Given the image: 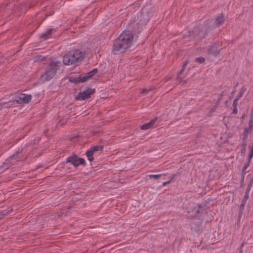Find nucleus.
<instances>
[{
	"label": "nucleus",
	"mask_w": 253,
	"mask_h": 253,
	"mask_svg": "<svg viewBox=\"0 0 253 253\" xmlns=\"http://www.w3.org/2000/svg\"><path fill=\"white\" fill-rule=\"evenodd\" d=\"M133 36L130 32H123L114 41L112 52L114 54L125 52L132 42Z\"/></svg>",
	"instance_id": "1"
},
{
	"label": "nucleus",
	"mask_w": 253,
	"mask_h": 253,
	"mask_svg": "<svg viewBox=\"0 0 253 253\" xmlns=\"http://www.w3.org/2000/svg\"><path fill=\"white\" fill-rule=\"evenodd\" d=\"M61 62L60 61L51 62L49 64L47 69L43 74L41 76L43 81H47L51 80L56 74Z\"/></svg>",
	"instance_id": "2"
},
{
	"label": "nucleus",
	"mask_w": 253,
	"mask_h": 253,
	"mask_svg": "<svg viewBox=\"0 0 253 253\" xmlns=\"http://www.w3.org/2000/svg\"><path fill=\"white\" fill-rule=\"evenodd\" d=\"M95 92L94 89L87 88L86 90L80 92L76 98L78 100H84L90 97L91 95Z\"/></svg>",
	"instance_id": "3"
},
{
	"label": "nucleus",
	"mask_w": 253,
	"mask_h": 253,
	"mask_svg": "<svg viewBox=\"0 0 253 253\" xmlns=\"http://www.w3.org/2000/svg\"><path fill=\"white\" fill-rule=\"evenodd\" d=\"M67 163H71L75 167H77L79 165H84L85 163L84 160L83 158H79L77 156H71L66 160Z\"/></svg>",
	"instance_id": "4"
},
{
	"label": "nucleus",
	"mask_w": 253,
	"mask_h": 253,
	"mask_svg": "<svg viewBox=\"0 0 253 253\" xmlns=\"http://www.w3.org/2000/svg\"><path fill=\"white\" fill-rule=\"evenodd\" d=\"M32 99L31 95L25 94L21 93L18 96H16L15 99L13 100L17 103H28L30 102Z\"/></svg>",
	"instance_id": "5"
},
{
	"label": "nucleus",
	"mask_w": 253,
	"mask_h": 253,
	"mask_svg": "<svg viewBox=\"0 0 253 253\" xmlns=\"http://www.w3.org/2000/svg\"><path fill=\"white\" fill-rule=\"evenodd\" d=\"M68 54L71 56L70 58H72L73 62L75 63L81 61L83 59V54L79 50H75L74 51H71L69 52Z\"/></svg>",
	"instance_id": "6"
},
{
	"label": "nucleus",
	"mask_w": 253,
	"mask_h": 253,
	"mask_svg": "<svg viewBox=\"0 0 253 253\" xmlns=\"http://www.w3.org/2000/svg\"><path fill=\"white\" fill-rule=\"evenodd\" d=\"M102 149V147L99 145H96L92 147L90 150L87 151L86 152V155L88 160L90 162H91L93 160V158L92 157L93 153L95 151H100Z\"/></svg>",
	"instance_id": "7"
},
{
	"label": "nucleus",
	"mask_w": 253,
	"mask_h": 253,
	"mask_svg": "<svg viewBox=\"0 0 253 253\" xmlns=\"http://www.w3.org/2000/svg\"><path fill=\"white\" fill-rule=\"evenodd\" d=\"M55 32V30L53 29H49L41 34L40 37L43 40H45L50 38L51 35Z\"/></svg>",
	"instance_id": "8"
},
{
	"label": "nucleus",
	"mask_w": 253,
	"mask_h": 253,
	"mask_svg": "<svg viewBox=\"0 0 253 253\" xmlns=\"http://www.w3.org/2000/svg\"><path fill=\"white\" fill-rule=\"evenodd\" d=\"M157 120V118H155L152 120L150 122L146 123L141 126V129L146 130L147 129H149L153 127L155 125L156 121Z\"/></svg>",
	"instance_id": "9"
},
{
	"label": "nucleus",
	"mask_w": 253,
	"mask_h": 253,
	"mask_svg": "<svg viewBox=\"0 0 253 253\" xmlns=\"http://www.w3.org/2000/svg\"><path fill=\"white\" fill-rule=\"evenodd\" d=\"M70 57L71 56H70V55L68 54V53L66 54L63 57V62L65 65H70L74 64V63L73 62V61L74 60H73L72 58L71 59Z\"/></svg>",
	"instance_id": "10"
},
{
	"label": "nucleus",
	"mask_w": 253,
	"mask_h": 253,
	"mask_svg": "<svg viewBox=\"0 0 253 253\" xmlns=\"http://www.w3.org/2000/svg\"><path fill=\"white\" fill-rule=\"evenodd\" d=\"M224 21V15L223 14H220L216 19L215 24L219 26L222 24Z\"/></svg>",
	"instance_id": "11"
},
{
	"label": "nucleus",
	"mask_w": 253,
	"mask_h": 253,
	"mask_svg": "<svg viewBox=\"0 0 253 253\" xmlns=\"http://www.w3.org/2000/svg\"><path fill=\"white\" fill-rule=\"evenodd\" d=\"M209 50L211 54H213L215 56H217L220 52L219 50L216 48L215 44L211 45V48L209 49Z\"/></svg>",
	"instance_id": "12"
},
{
	"label": "nucleus",
	"mask_w": 253,
	"mask_h": 253,
	"mask_svg": "<svg viewBox=\"0 0 253 253\" xmlns=\"http://www.w3.org/2000/svg\"><path fill=\"white\" fill-rule=\"evenodd\" d=\"M11 210L9 211H0V220L4 218V217L7 214H8L10 213V211H11Z\"/></svg>",
	"instance_id": "13"
},
{
	"label": "nucleus",
	"mask_w": 253,
	"mask_h": 253,
	"mask_svg": "<svg viewBox=\"0 0 253 253\" xmlns=\"http://www.w3.org/2000/svg\"><path fill=\"white\" fill-rule=\"evenodd\" d=\"M250 164H249V163H247L243 167L242 169V174H245L247 172H248L249 171L248 170H247L248 167H249L250 166Z\"/></svg>",
	"instance_id": "14"
},
{
	"label": "nucleus",
	"mask_w": 253,
	"mask_h": 253,
	"mask_svg": "<svg viewBox=\"0 0 253 253\" xmlns=\"http://www.w3.org/2000/svg\"><path fill=\"white\" fill-rule=\"evenodd\" d=\"M253 127V112L250 116V119L249 121V127L250 129Z\"/></svg>",
	"instance_id": "15"
},
{
	"label": "nucleus",
	"mask_w": 253,
	"mask_h": 253,
	"mask_svg": "<svg viewBox=\"0 0 253 253\" xmlns=\"http://www.w3.org/2000/svg\"><path fill=\"white\" fill-rule=\"evenodd\" d=\"M69 81H70V82H71L72 83H75L80 82L79 77H76V78L73 77H71L69 78Z\"/></svg>",
	"instance_id": "16"
},
{
	"label": "nucleus",
	"mask_w": 253,
	"mask_h": 253,
	"mask_svg": "<svg viewBox=\"0 0 253 253\" xmlns=\"http://www.w3.org/2000/svg\"><path fill=\"white\" fill-rule=\"evenodd\" d=\"M80 82L83 83L87 81L90 78L88 77V75L86 74L85 76L83 77H79Z\"/></svg>",
	"instance_id": "17"
},
{
	"label": "nucleus",
	"mask_w": 253,
	"mask_h": 253,
	"mask_svg": "<svg viewBox=\"0 0 253 253\" xmlns=\"http://www.w3.org/2000/svg\"><path fill=\"white\" fill-rule=\"evenodd\" d=\"M165 174H150L149 175V178H154L155 179H158L162 175H165Z\"/></svg>",
	"instance_id": "18"
},
{
	"label": "nucleus",
	"mask_w": 253,
	"mask_h": 253,
	"mask_svg": "<svg viewBox=\"0 0 253 253\" xmlns=\"http://www.w3.org/2000/svg\"><path fill=\"white\" fill-rule=\"evenodd\" d=\"M205 59L203 57H198L195 59V61L198 63H203L205 62Z\"/></svg>",
	"instance_id": "19"
},
{
	"label": "nucleus",
	"mask_w": 253,
	"mask_h": 253,
	"mask_svg": "<svg viewBox=\"0 0 253 253\" xmlns=\"http://www.w3.org/2000/svg\"><path fill=\"white\" fill-rule=\"evenodd\" d=\"M97 72V69H94L92 70L87 73V75L88 77L90 78L92 76H93L95 73Z\"/></svg>",
	"instance_id": "20"
},
{
	"label": "nucleus",
	"mask_w": 253,
	"mask_h": 253,
	"mask_svg": "<svg viewBox=\"0 0 253 253\" xmlns=\"http://www.w3.org/2000/svg\"><path fill=\"white\" fill-rule=\"evenodd\" d=\"M249 130H250V129L248 128H245L244 129L243 133V135L244 136V139H247V138L248 137Z\"/></svg>",
	"instance_id": "21"
},
{
	"label": "nucleus",
	"mask_w": 253,
	"mask_h": 253,
	"mask_svg": "<svg viewBox=\"0 0 253 253\" xmlns=\"http://www.w3.org/2000/svg\"><path fill=\"white\" fill-rule=\"evenodd\" d=\"M188 63H189V62H188V60H187V61H186L185 62V63H184V65H183V68L181 69V71H180V73H179V74H181V73L183 71V70L185 69V68L186 66L188 64Z\"/></svg>",
	"instance_id": "22"
},
{
	"label": "nucleus",
	"mask_w": 253,
	"mask_h": 253,
	"mask_svg": "<svg viewBox=\"0 0 253 253\" xmlns=\"http://www.w3.org/2000/svg\"><path fill=\"white\" fill-rule=\"evenodd\" d=\"M239 97H236L233 101V106H237V101L239 100Z\"/></svg>",
	"instance_id": "23"
},
{
	"label": "nucleus",
	"mask_w": 253,
	"mask_h": 253,
	"mask_svg": "<svg viewBox=\"0 0 253 253\" xmlns=\"http://www.w3.org/2000/svg\"><path fill=\"white\" fill-rule=\"evenodd\" d=\"M249 156L250 158H253V145H252V147L251 149H250Z\"/></svg>",
	"instance_id": "24"
},
{
	"label": "nucleus",
	"mask_w": 253,
	"mask_h": 253,
	"mask_svg": "<svg viewBox=\"0 0 253 253\" xmlns=\"http://www.w3.org/2000/svg\"><path fill=\"white\" fill-rule=\"evenodd\" d=\"M233 106L234 108H233V110L232 111V114H234L235 115L237 113V111H238L237 106Z\"/></svg>",
	"instance_id": "25"
},
{
	"label": "nucleus",
	"mask_w": 253,
	"mask_h": 253,
	"mask_svg": "<svg viewBox=\"0 0 253 253\" xmlns=\"http://www.w3.org/2000/svg\"><path fill=\"white\" fill-rule=\"evenodd\" d=\"M9 103H4V102H0V107H7Z\"/></svg>",
	"instance_id": "26"
},
{
	"label": "nucleus",
	"mask_w": 253,
	"mask_h": 253,
	"mask_svg": "<svg viewBox=\"0 0 253 253\" xmlns=\"http://www.w3.org/2000/svg\"><path fill=\"white\" fill-rule=\"evenodd\" d=\"M249 183L250 184V186H252L253 184V176L251 178Z\"/></svg>",
	"instance_id": "27"
},
{
	"label": "nucleus",
	"mask_w": 253,
	"mask_h": 253,
	"mask_svg": "<svg viewBox=\"0 0 253 253\" xmlns=\"http://www.w3.org/2000/svg\"><path fill=\"white\" fill-rule=\"evenodd\" d=\"M170 182V180H169V181H167L166 182H164L163 184H162V186H166L167 184H168Z\"/></svg>",
	"instance_id": "28"
},
{
	"label": "nucleus",
	"mask_w": 253,
	"mask_h": 253,
	"mask_svg": "<svg viewBox=\"0 0 253 253\" xmlns=\"http://www.w3.org/2000/svg\"><path fill=\"white\" fill-rule=\"evenodd\" d=\"M251 187H252V186H250V184L249 183L248 184V188H247V190H246V193H247L248 192H249L251 190Z\"/></svg>",
	"instance_id": "29"
},
{
	"label": "nucleus",
	"mask_w": 253,
	"mask_h": 253,
	"mask_svg": "<svg viewBox=\"0 0 253 253\" xmlns=\"http://www.w3.org/2000/svg\"><path fill=\"white\" fill-rule=\"evenodd\" d=\"M252 158H250L249 156L248 157V162L247 163H249V164H251V160H252Z\"/></svg>",
	"instance_id": "30"
},
{
	"label": "nucleus",
	"mask_w": 253,
	"mask_h": 253,
	"mask_svg": "<svg viewBox=\"0 0 253 253\" xmlns=\"http://www.w3.org/2000/svg\"><path fill=\"white\" fill-rule=\"evenodd\" d=\"M244 198L245 199V201L248 198V194L247 193H246V195L244 197Z\"/></svg>",
	"instance_id": "31"
},
{
	"label": "nucleus",
	"mask_w": 253,
	"mask_h": 253,
	"mask_svg": "<svg viewBox=\"0 0 253 253\" xmlns=\"http://www.w3.org/2000/svg\"><path fill=\"white\" fill-rule=\"evenodd\" d=\"M215 110V108H212L211 109V112H214Z\"/></svg>",
	"instance_id": "32"
},
{
	"label": "nucleus",
	"mask_w": 253,
	"mask_h": 253,
	"mask_svg": "<svg viewBox=\"0 0 253 253\" xmlns=\"http://www.w3.org/2000/svg\"><path fill=\"white\" fill-rule=\"evenodd\" d=\"M17 154H18V152H16V154H14L12 156V158H14V157L16 155H17Z\"/></svg>",
	"instance_id": "33"
},
{
	"label": "nucleus",
	"mask_w": 253,
	"mask_h": 253,
	"mask_svg": "<svg viewBox=\"0 0 253 253\" xmlns=\"http://www.w3.org/2000/svg\"><path fill=\"white\" fill-rule=\"evenodd\" d=\"M146 91H147V89H144L142 91V92H145Z\"/></svg>",
	"instance_id": "34"
},
{
	"label": "nucleus",
	"mask_w": 253,
	"mask_h": 253,
	"mask_svg": "<svg viewBox=\"0 0 253 253\" xmlns=\"http://www.w3.org/2000/svg\"><path fill=\"white\" fill-rule=\"evenodd\" d=\"M241 95H242V94H239V96L238 97H240V96H241Z\"/></svg>",
	"instance_id": "35"
},
{
	"label": "nucleus",
	"mask_w": 253,
	"mask_h": 253,
	"mask_svg": "<svg viewBox=\"0 0 253 253\" xmlns=\"http://www.w3.org/2000/svg\"><path fill=\"white\" fill-rule=\"evenodd\" d=\"M242 253L241 252V253Z\"/></svg>",
	"instance_id": "36"
}]
</instances>
